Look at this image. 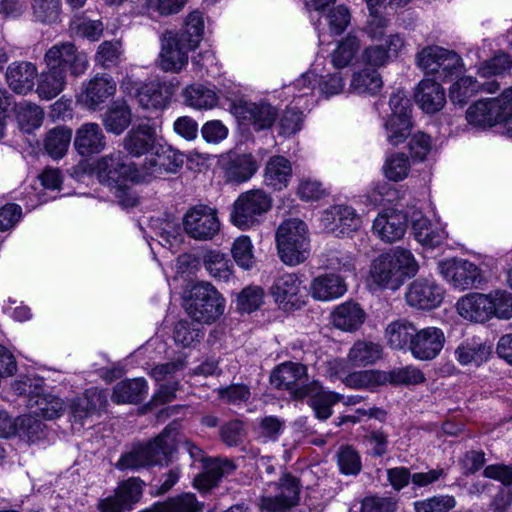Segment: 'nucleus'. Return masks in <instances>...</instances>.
<instances>
[{"label": "nucleus", "mask_w": 512, "mask_h": 512, "mask_svg": "<svg viewBox=\"0 0 512 512\" xmlns=\"http://www.w3.org/2000/svg\"><path fill=\"white\" fill-rule=\"evenodd\" d=\"M277 254L287 266L304 263L310 256L311 245L308 227L300 219H286L275 233Z\"/></svg>", "instance_id": "obj_3"}, {"label": "nucleus", "mask_w": 512, "mask_h": 512, "mask_svg": "<svg viewBox=\"0 0 512 512\" xmlns=\"http://www.w3.org/2000/svg\"><path fill=\"white\" fill-rule=\"evenodd\" d=\"M389 112L382 117L383 135L388 144L398 146L411 134V104L403 91L393 92L389 99Z\"/></svg>", "instance_id": "obj_7"}, {"label": "nucleus", "mask_w": 512, "mask_h": 512, "mask_svg": "<svg viewBox=\"0 0 512 512\" xmlns=\"http://www.w3.org/2000/svg\"><path fill=\"white\" fill-rule=\"evenodd\" d=\"M272 203V197L263 189L243 192L233 204L231 222L241 230L257 226L272 208Z\"/></svg>", "instance_id": "obj_6"}, {"label": "nucleus", "mask_w": 512, "mask_h": 512, "mask_svg": "<svg viewBox=\"0 0 512 512\" xmlns=\"http://www.w3.org/2000/svg\"><path fill=\"white\" fill-rule=\"evenodd\" d=\"M293 177L291 161L282 155H273L265 163L263 171L264 185L275 192L286 189Z\"/></svg>", "instance_id": "obj_31"}, {"label": "nucleus", "mask_w": 512, "mask_h": 512, "mask_svg": "<svg viewBox=\"0 0 512 512\" xmlns=\"http://www.w3.org/2000/svg\"><path fill=\"white\" fill-rule=\"evenodd\" d=\"M498 124L503 125L512 137V87L505 89L498 97L492 98Z\"/></svg>", "instance_id": "obj_64"}, {"label": "nucleus", "mask_w": 512, "mask_h": 512, "mask_svg": "<svg viewBox=\"0 0 512 512\" xmlns=\"http://www.w3.org/2000/svg\"><path fill=\"white\" fill-rule=\"evenodd\" d=\"M499 89L496 82L481 84L475 77L462 76L449 88V97L454 104L464 105L480 91L494 93Z\"/></svg>", "instance_id": "obj_42"}, {"label": "nucleus", "mask_w": 512, "mask_h": 512, "mask_svg": "<svg viewBox=\"0 0 512 512\" xmlns=\"http://www.w3.org/2000/svg\"><path fill=\"white\" fill-rule=\"evenodd\" d=\"M414 239L424 248H436L444 243L447 232L439 219H428L421 211H413L410 216Z\"/></svg>", "instance_id": "obj_24"}, {"label": "nucleus", "mask_w": 512, "mask_h": 512, "mask_svg": "<svg viewBox=\"0 0 512 512\" xmlns=\"http://www.w3.org/2000/svg\"><path fill=\"white\" fill-rule=\"evenodd\" d=\"M418 270L419 264L409 249L390 248L371 261L367 284L371 289L396 291Z\"/></svg>", "instance_id": "obj_1"}, {"label": "nucleus", "mask_w": 512, "mask_h": 512, "mask_svg": "<svg viewBox=\"0 0 512 512\" xmlns=\"http://www.w3.org/2000/svg\"><path fill=\"white\" fill-rule=\"evenodd\" d=\"M225 181L242 184L249 181L257 172L259 165L251 153L230 154L222 162Z\"/></svg>", "instance_id": "obj_29"}, {"label": "nucleus", "mask_w": 512, "mask_h": 512, "mask_svg": "<svg viewBox=\"0 0 512 512\" xmlns=\"http://www.w3.org/2000/svg\"><path fill=\"white\" fill-rule=\"evenodd\" d=\"M98 181L109 188L123 210H128V155L118 151L98 159L91 167Z\"/></svg>", "instance_id": "obj_4"}, {"label": "nucleus", "mask_w": 512, "mask_h": 512, "mask_svg": "<svg viewBox=\"0 0 512 512\" xmlns=\"http://www.w3.org/2000/svg\"><path fill=\"white\" fill-rule=\"evenodd\" d=\"M366 66L352 72L348 91L359 96L373 97L382 90L383 79L378 71L380 67Z\"/></svg>", "instance_id": "obj_36"}, {"label": "nucleus", "mask_w": 512, "mask_h": 512, "mask_svg": "<svg viewBox=\"0 0 512 512\" xmlns=\"http://www.w3.org/2000/svg\"><path fill=\"white\" fill-rule=\"evenodd\" d=\"M160 512H202L203 503L193 493H183L157 503Z\"/></svg>", "instance_id": "obj_61"}, {"label": "nucleus", "mask_w": 512, "mask_h": 512, "mask_svg": "<svg viewBox=\"0 0 512 512\" xmlns=\"http://www.w3.org/2000/svg\"><path fill=\"white\" fill-rule=\"evenodd\" d=\"M204 20L202 13L199 11L191 12L185 20V26L182 32L173 33L174 36H180L183 42L190 48L195 49L203 35Z\"/></svg>", "instance_id": "obj_59"}, {"label": "nucleus", "mask_w": 512, "mask_h": 512, "mask_svg": "<svg viewBox=\"0 0 512 512\" xmlns=\"http://www.w3.org/2000/svg\"><path fill=\"white\" fill-rule=\"evenodd\" d=\"M492 98L475 101L466 111V120L472 126L479 128L492 127L498 124L497 113Z\"/></svg>", "instance_id": "obj_48"}, {"label": "nucleus", "mask_w": 512, "mask_h": 512, "mask_svg": "<svg viewBox=\"0 0 512 512\" xmlns=\"http://www.w3.org/2000/svg\"><path fill=\"white\" fill-rule=\"evenodd\" d=\"M184 367L185 363L183 361H176L157 365L151 370V376L156 381H167V383L160 385L153 395L149 406L165 404L175 399V393L178 390V383L170 382L169 380L176 372L183 370Z\"/></svg>", "instance_id": "obj_30"}, {"label": "nucleus", "mask_w": 512, "mask_h": 512, "mask_svg": "<svg viewBox=\"0 0 512 512\" xmlns=\"http://www.w3.org/2000/svg\"><path fill=\"white\" fill-rule=\"evenodd\" d=\"M182 96L184 103L196 110H210L217 106L218 95L214 89L202 84H192L187 86Z\"/></svg>", "instance_id": "obj_47"}, {"label": "nucleus", "mask_w": 512, "mask_h": 512, "mask_svg": "<svg viewBox=\"0 0 512 512\" xmlns=\"http://www.w3.org/2000/svg\"><path fill=\"white\" fill-rule=\"evenodd\" d=\"M209 275L216 280L228 282L233 275V266L227 255L219 250H207L202 257Z\"/></svg>", "instance_id": "obj_53"}, {"label": "nucleus", "mask_w": 512, "mask_h": 512, "mask_svg": "<svg viewBox=\"0 0 512 512\" xmlns=\"http://www.w3.org/2000/svg\"><path fill=\"white\" fill-rule=\"evenodd\" d=\"M159 140L156 127L149 120H142L130 130V182H135L137 170L143 167Z\"/></svg>", "instance_id": "obj_14"}, {"label": "nucleus", "mask_w": 512, "mask_h": 512, "mask_svg": "<svg viewBox=\"0 0 512 512\" xmlns=\"http://www.w3.org/2000/svg\"><path fill=\"white\" fill-rule=\"evenodd\" d=\"M415 101L426 113L433 114L440 111L446 103L444 88L432 79H423L415 91Z\"/></svg>", "instance_id": "obj_41"}, {"label": "nucleus", "mask_w": 512, "mask_h": 512, "mask_svg": "<svg viewBox=\"0 0 512 512\" xmlns=\"http://www.w3.org/2000/svg\"><path fill=\"white\" fill-rule=\"evenodd\" d=\"M136 85L130 84V91L135 89V97L144 109L166 108L176 91V85L172 82L152 81L137 87Z\"/></svg>", "instance_id": "obj_26"}, {"label": "nucleus", "mask_w": 512, "mask_h": 512, "mask_svg": "<svg viewBox=\"0 0 512 512\" xmlns=\"http://www.w3.org/2000/svg\"><path fill=\"white\" fill-rule=\"evenodd\" d=\"M45 428L41 420L31 415H21L17 417L15 436L28 444H34L46 437Z\"/></svg>", "instance_id": "obj_55"}, {"label": "nucleus", "mask_w": 512, "mask_h": 512, "mask_svg": "<svg viewBox=\"0 0 512 512\" xmlns=\"http://www.w3.org/2000/svg\"><path fill=\"white\" fill-rule=\"evenodd\" d=\"M117 84L109 74H96L83 84L77 103L89 111H101L109 106L116 93Z\"/></svg>", "instance_id": "obj_18"}, {"label": "nucleus", "mask_w": 512, "mask_h": 512, "mask_svg": "<svg viewBox=\"0 0 512 512\" xmlns=\"http://www.w3.org/2000/svg\"><path fill=\"white\" fill-rule=\"evenodd\" d=\"M46 66L59 70L68 79L82 76L89 67L88 56L72 42H61L50 47L45 55Z\"/></svg>", "instance_id": "obj_11"}, {"label": "nucleus", "mask_w": 512, "mask_h": 512, "mask_svg": "<svg viewBox=\"0 0 512 512\" xmlns=\"http://www.w3.org/2000/svg\"><path fill=\"white\" fill-rule=\"evenodd\" d=\"M326 229L349 234L361 227L362 220L356 210L347 205H336L327 210L323 215Z\"/></svg>", "instance_id": "obj_37"}, {"label": "nucleus", "mask_w": 512, "mask_h": 512, "mask_svg": "<svg viewBox=\"0 0 512 512\" xmlns=\"http://www.w3.org/2000/svg\"><path fill=\"white\" fill-rule=\"evenodd\" d=\"M175 439L173 435L164 430L153 441L142 445H135L130 451V469H138L151 465H162L174 450Z\"/></svg>", "instance_id": "obj_16"}, {"label": "nucleus", "mask_w": 512, "mask_h": 512, "mask_svg": "<svg viewBox=\"0 0 512 512\" xmlns=\"http://www.w3.org/2000/svg\"><path fill=\"white\" fill-rule=\"evenodd\" d=\"M71 139V128L64 125L56 126L46 133L44 150L53 160H60L67 154Z\"/></svg>", "instance_id": "obj_46"}, {"label": "nucleus", "mask_w": 512, "mask_h": 512, "mask_svg": "<svg viewBox=\"0 0 512 512\" xmlns=\"http://www.w3.org/2000/svg\"><path fill=\"white\" fill-rule=\"evenodd\" d=\"M369 10V19L367 21L365 32L370 39H380L384 31L389 26V20L381 15V8H390L396 10L408 5L412 0H365Z\"/></svg>", "instance_id": "obj_38"}, {"label": "nucleus", "mask_w": 512, "mask_h": 512, "mask_svg": "<svg viewBox=\"0 0 512 512\" xmlns=\"http://www.w3.org/2000/svg\"><path fill=\"white\" fill-rule=\"evenodd\" d=\"M184 162L185 156L182 152L159 141L143 167L137 170L134 183H149L166 174H177Z\"/></svg>", "instance_id": "obj_10"}, {"label": "nucleus", "mask_w": 512, "mask_h": 512, "mask_svg": "<svg viewBox=\"0 0 512 512\" xmlns=\"http://www.w3.org/2000/svg\"><path fill=\"white\" fill-rule=\"evenodd\" d=\"M385 384L393 385H418L425 381V375L421 369L414 365L394 368L388 372L384 371Z\"/></svg>", "instance_id": "obj_58"}, {"label": "nucleus", "mask_w": 512, "mask_h": 512, "mask_svg": "<svg viewBox=\"0 0 512 512\" xmlns=\"http://www.w3.org/2000/svg\"><path fill=\"white\" fill-rule=\"evenodd\" d=\"M191 50L180 36L168 32L162 39L158 65L165 72L178 73L187 65L188 52Z\"/></svg>", "instance_id": "obj_25"}, {"label": "nucleus", "mask_w": 512, "mask_h": 512, "mask_svg": "<svg viewBox=\"0 0 512 512\" xmlns=\"http://www.w3.org/2000/svg\"><path fill=\"white\" fill-rule=\"evenodd\" d=\"M345 386L351 389H368L373 391L375 388L385 385L384 371L362 370L348 373L343 378Z\"/></svg>", "instance_id": "obj_56"}, {"label": "nucleus", "mask_w": 512, "mask_h": 512, "mask_svg": "<svg viewBox=\"0 0 512 512\" xmlns=\"http://www.w3.org/2000/svg\"><path fill=\"white\" fill-rule=\"evenodd\" d=\"M317 66L310 72L301 74L293 83L283 89L286 99L292 98L286 110L278 121V134L289 137L302 129L304 112L310 110L316 103L314 95L313 73H316Z\"/></svg>", "instance_id": "obj_2"}, {"label": "nucleus", "mask_w": 512, "mask_h": 512, "mask_svg": "<svg viewBox=\"0 0 512 512\" xmlns=\"http://www.w3.org/2000/svg\"><path fill=\"white\" fill-rule=\"evenodd\" d=\"M320 268L346 276L355 272V257L345 250L331 249L320 257Z\"/></svg>", "instance_id": "obj_51"}, {"label": "nucleus", "mask_w": 512, "mask_h": 512, "mask_svg": "<svg viewBox=\"0 0 512 512\" xmlns=\"http://www.w3.org/2000/svg\"><path fill=\"white\" fill-rule=\"evenodd\" d=\"M438 271L455 290L468 291L485 283L481 268L463 258H450L439 262Z\"/></svg>", "instance_id": "obj_12"}, {"label": "nucleus", "mask_w": 512, "mask_h": 512, "mask_svg": "<svg viewBox=\"0 0 512 512\" xmlns=\"http://www.w3.org/2000/svg\"><path fill=\"white\" fill-rule=\"evenodd\" d=\"M455 309L465 321L475 324H485L490 321L486 293L469 292L461 296L455 304Z\"/></svg>", "instance_id": "obj_32"}, {"label": "nucleus", "mask_w": 512, "mask_h": 512, "mask_svg": "<svg viewBox=\"0 0 512 512\" xmlns=\"http://www.w3.org/2000/svg\"><path fill=\"white\" fill-rule=\"evenodd\" d=\"M455 359L462 366L480 367L491 355V348L480 337L464 339L455 349Z\"/></svg>", "instance_id": "obj_40"}, {"label": "nucleus", "mask_w": 512, "mask_h": 512, "mask_svg": "<svg viewBox=\"0 0 512 512\" xmlns=\"http://www.w3.org/2000/svg\"><path fill=\"white\" fill-rule=\"evenodd\" d=\"M184 449L189 453L191 459L203 463V471L194 479V487L199 491H209L215 487L222 477L231 474L235 465L228 459L207 458L204 451L191 441L183 442Z\"/></svg>", "instance_id": "obj_13"}, {"label": "nucleus", "mask_w": 512, "mask_h": 512, "mask_svg": "<svg viewBox=\"0 0 512 512\" xmlns=\"http://www.w3.org/2000/svg\"><path fill=\"white\" fill-rule=\"evenodd\" d=\"M70 29L75 35L88 39L91 42L98 41L104 31V25L101 20H91L84 15L76 16L70 23Z\"/></svg>", "instance_id": "obj_63"}, {"label": "nucleus", "mask_w": 512, "mask_h": 512, "mask_svg": "<svg viewBox=\"0 0 512 512\" xmlns=\"http://www.w3.org/2000/svg\"><path fill=\"white\" fill-rule=\"evenodd\" d=\"M365 318L364 310L353 301H346L338 305L331 314L334 327L345 332L358 330L364 323Z\"/></svg>", "instance_id": "obj_43"}, {"label": "nucleus", "mask_w": 512, "mask_h": 512, "mask_svg": "<svg viewBox=\"0 0 512 512\" xmlns=\"http://www.w3.org/2000/svg\"><path fill=\"white\" fill-rule=\"evenodd\" d=\"M323 61L319 62V59L311 65L307 72H310L315 66H317L316 73H313L312 80L314 81V95L318 99L319 97L329 99L331 97L342 94L346 87V78L342 71L339 69L334 72H329L325 75L320 74L322 72Z\"/></svg>", "instance_id": "obj_34"}, {"label": "nucleus", "mask_w": 512, "mask_h": 512, "mask_svg": "<svg viewBox=\"0 0 512 512\" xmlns=\"http://www.w3.org/2000/svg\"><path fill=\"white\" fill-rule=\"evenodd\" d=\"M37 77L36 65L28 61L13 62L6 71L7 84L17 94L25 95L31 92Z\"/></svg>", "instance_id": "obj_39"}, {"label": "nucleus", "mask_w": 512, "mask_h": 512, "mask_svg": "<svg viewBox=\"0 0 512 512\" xmlns=\"http://www.w3.org/2000/svg\"><path fill=\"white\" fill-rule=\"evenodd\" d=\"M66 83L67 79L59 70L46 66L38 77L36 92L41 99L51 100L64 90Z\"/></svg>", "instance_id": "obj_52"}, {"label": "nucleus", "mask_w": 512, "mask_h": 512, "mask_svg": "<svg viewBox=\"0 0 512 512\" xmlns=\"http://www.w3.org/2000/svg\"><path fill=\"white\" fill-rule=\"evenodd\" d=\"M416 64L426 74L447 81L464 69L461 56L453 50L438 45L423 47L416 54Z\"/></svg>", "instance_id": "obj_8"}, {"label": "nucleus", "mask_w": 512, "mask_h": 512, "mask_svg": "<svg viewBox=\"0 0 512 512\" xmlns=\"http://www.w3.org/2000/svg\"><path fill=\"white\" fill-rule=\"evenodd\" d=\"M25 396L31 406H37L45 419L54 420L61 416L62 403L60 398L45 392V379L35 376L34 383Z\"/></svg>", "instance_id": "obj_33"}, {"label": "nucleus", "mask_w": 512, "mask_h": 512, "mask_svg": "<svg viewBox=\"0 0 512 512\" xmlns=\"http://www.w3.org/2000/svg\"><path fill=\"white\" fill-rule=\"evenodd\" d=\"M348 290L346 276L326 272L314 277L309 284V294L317 301L330 302L343 297Z\"/></svg>", "instance_id": "obj_27"}, {"label": "nucleus", "mask_w": 512, "mask_h": 512, "mask_svg": "<svg viewBox=\"0 0 512 512\" xmlns=\"http://www.w3.org/2000/svg\"><path fill=\"white\" fill-rule=\"evenodd\" d=\"M300 501L299 480L291 474H283L277 482H270L258 499L262 512H288Z\"/></svg>", "instance_id": "obj_9"}, {"label": "nucleus", "mask_w": 512, "mask_h": 512, "mask_svg": "<svg viewBox=\"0 0 512 512\" xmlns=\"http://www.w3.org/2000/svg\"><path fill=\"white\" fill-rule=\"evenodd\" d=\"M232 113L241 125L255 131L270 129L278 116L277 109L265 101H240L232 106Z\"/></svg>", "instance_id": "obj_20"}, {"label": "nucleus", "mask_w": 512, "mask_h": 512, "mask_svg": "<svg viewBox=\"0 0 512 512\" xmlns=\"http://www.w3.org/2000/svg\"><path fill=\"white\" fill-rule=\"evenodd\" d=\"M183 227L187 235L195 240H212L220 231L216 209L203 204L191 207L183 217Z\"/></svg>", "instance_id": "obj_17"}, {"label": "nucleus", "mask_w": 512, "mask_h": 512, "mask_svg": "<svg viewBox=\"0 0 512 512\" xmlns=\"http://www.w3.org/2000/svg\"><path fill=\"white\" fill-rule=\"evenodd\" d=\"M31 6L33 21L48 25L61 21V0H33Z\"/></svg>", "instance_id": "obj_57"}, {"label": "nucleus", "mask_w": 512, "mask_h": 512, "mask_svg": "<svg viewBox=\"0 0 512 512\" xmlns=\"http://www.w3.org/2000/svg\"><path fill=\"white\" fill-rule=\"evenodd\" d=\"M406 228V216L393 209L380 212L372 225L373 234L385 243H393L402 239Z\"/></svg>", "instance_id": "obj_28"}, {"label": "nucleus", "mask_w": 512, "mask_h": 512, "mask_svg": "<svg viewBox=\"0 0 512 512\" xmlns=\"http://www.w3.org/2000/svg\"><path fill=\"white\" fill-rule=\"evenodd\" d=\"M361 47L358 36L348 34L340 40L330 54V61L336 69H343L350 66L356 59Z\"/></svg>", "instance_id": "obj_49"}, {"label": "nucleus", "mask_w": 512, "mask_h": 512, "mask_svg": "<svg viewBox=\"0 0 512 512\" xmlns=\"http://www.w3.org/2000/svg\"><path fill=\"white\" fill-rule=\"evenodd\" d=\"M490 321L512 319V293L503 288H497L486 293Z\"/></svg>", "instance_id": "obj_54"}, {"label": "nucleus", "mask_w": 512, "mask_h": 512, "mask_svg": "<svg viewBox=\"0 0 512 512\" xmlns=\"http://www.w3.org/2000/svg\"><path fill=\"white\" fill-rule=\"evenodd\" d=\"M410 160L405 153L396 152L386 158L383 165L385 177L394 182L404 180L410 172Z\"/></svg>", "instance_id": "obj_62"}, {"label": "nucleus", "mask_w": 512, "mask_h": 512, "mask_svg": "<svg viewBox=\"0 0 512 512\" xmlns=\"http://www.w3.org/2000/svg\"><path fill=\"white\" fill-rule=\"evenodd\" d=\"M371 40L374 43L365 47L360 55L362 63L371 67H385L407 48L405 36L398 32L386 34L384 31L380 39Z\"/></svg>", "instance_id": "obj_15"}, {"label": "nucleus", "mask_w": 512, "mask_h": 512, "mask_svg": "<svg viewBox=\"0 0 512 512\" xmlns=\"http://www.w3.org/2000/svg\"><path fill=\"white\" fill-rule=\"evenodd\" d=\"M444 289L433 278H417L406 290L405 299L409 306L431 310L442 303Z\"/></svg>", "instance_id": "obj_23"}, {"label": "nucleus", "mask_w": 512, "mask_h": 512, "mask_svg": "<svg viewBox=\"0 0 512 512\" xmlns=\"http://www.w3.org/2000/svg\"><path fill=\"white\" fill-rule=\"evenodd\" d=\"M73 144L79 155L89 157L104 150L106 138L98 124L85 123L76 130Z\"/></svg>", "instance_id": "obj_35"}, {"label": "nucleus", "mask_w": 512, "mask_h": 512, "mask_svg": "<svg viewBox=\"0 0 512 512\" xmlns=\"http://www.w3.org/2000/svg\"><path fill=\"white\" fill-rule=\"evenodd\" d=\"M446 342L444 331L436 326L416 327L409 353L418 361H432L442 352Z\"/></svg>", "instance_id": "obj_22"}, {"label": "nucleus", "mask_w": 512, "mask_h": 512, "mask_svg": "<svg viewBox=\"0 0 512 512\" xmlns=\"http://www.w3.org/2000/svg\"><path fill=\"white\" fill-rule=\"evenodd\" d=\"M382 356L380 344L358 340L350 348L347 354V361L354 367H365L376 363Z\"/></svg>", "instance_id": "obj_50"}, {"label": "nucleus", "mask_w": 512, "mask_h": 512, "mask_svg": "<svg viewBox=\"0 0 512 512\" xmlns=\"http://www.w3.org/2000/svg\"><path fill=\"white\" fill-rule=\"evenodd\" d=\"M224 309V298L208 282L194 284L185 299V310L195 322L211 323L223 314Z\"/></svg>", "instance_id": "obj_5"}, {"label": "nucleus", "mask_w": 512, "mask_h": 512, "mask_svg": "<svg viewBox=\"0 0 512 512\" xmlns=\"http://www.w3.org/2000/svg\"><path fill=\"white\" fill-rule=\"evenodd\" d=\"M416 326L407 319H397L390 322L384 332L388 346L391 349L409 352Z\"/></svg>", "instance_id": "obj_44"}, {"label": "nucleus", "mask_w": 512, "mask_h": 512, "mask_svg": "<svg viewBox=\"0 0 512 512\" xmlns=\"http://www.w3.org/2000/svg\"><path fill=\"white\" fill-rule=\"evenodd\" d=\"M275 303L284 310L298 309L305 304L304 281L297 273L277 276L270 288Z\"/></svg>", "instance_id": "obj_19"}, {"label": "nucleus", "mask_w": 512, "mask_h": 512, "mask_svg": "<svg viewBox=\"0 0 512 512\" xmlns=\"http://www.w3.org/2000/svg\"><path fill=\"white\" fill-rule=\"evenodd\" d=\"M270 381L276 388H284L296 398H303L309 392L307 368L300 363H282L272 372Z\"/></svg>", "instance_id": "obj_21"}, {"label": "nucleus", "mask_w": 512, "mask_h": 512, "mask_svg": "<svg viewBox=\"0 0 512 512\" xmlns=\"http://www.w3.org/2000/svg\"><path fill=\"white\" fill-rule=\"evenodd\" d=\"M99 512H124L128 509V479H122L113 495L99 499Z\"/></svg>", "instance_id": "obj_60"}, {"label": "nucleus", "mask_w": 512, "mask_h": 512, "mask_svg": "<svg viewBox=\"0 0 512 512\" xmlns=\"http://www.w3.org/2000/svg\"><path fill=\"white\" fill-rule=\"evenodd\" d=\"M305 397H309V405L320 420L328 419L332 415L333 405L341 399L339 393L325 390L318 381L310 382L309 392Z\"/></svg>", "instance_id": "obj_45"}]
</instances>
